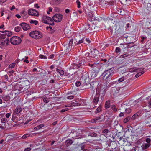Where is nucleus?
I'll return each instance as SVG.
<instances>
[{
	"label": "nucleus",
	"mask_w": 151,
	"mask_h": 151,
	"mask_svg": "<svg viewBox=\"0 0 151 151\" xmlns=\"http://www.w3.org/2000/svg\"><path fill=\"white\" fill-rule=\"evenodd\" d=\"M114 27H115L116 32H117V33H120L122 32L123 25L122 23L120 22L116 23Z\"/></svg>",
	"instance_id": "423d86ee"
},
{
	"label": "nucleus",
	"mask_w": 151,
	"mask_h": 151,
	"mask_svg": "<svg viewBox=\"0 0 151 151\" xmlns=\"http://www.w3.org/2000/svg\"><path fill=\"white\" fill-rule=\"evenodd\" d=\"M108 132L109 130L108 129H104L102 131V133H107Z\"/></svg>",
	"instance_id": "603ef678"
},
{
	"label": "nucleus",
	"mask_w": 151,
	"mask_h": 151,
	"mask_svg": "<svg viewBox=\"0 0 151 151\" xmlns=\"http://www.w3.org/2000/svg\"><path fill=\"white\" fill-rule=\"evenodd\" d=\"M125 81L124 82V83H125L126 84H128L129 83H130V80L129 79H127V80H125Z\"/></svg>",
	"instance_id": "6e6d98bb"
},
{
	"label": "nucleus",
	"mask_w": 151,
	"mask_h": 151,
	"mask_svg": "<svg viewBox=\"0 0 151 151\" xmlns=\"http://www.w3.org/2000/svg\"><path fill=\"white\" fill-rule=\"evenodd\" d=\"M111 108L114 111L116 112L117 111V109L116 108L115 105H113L111 106Z\"/></svg>",
	"instance_id": "c03bdc74"
},
{
	"label": "nucleus",
	"mask_w": 151,
	"mask_h": 151,
	"mask_svg": "<svg viewBox=\"0 0 151 151\" xmlns=\"http://www.w3.org/2000/svg\"><path fill=\"white\" fill-rule=\"evenodd\" d=\"M147 38V37H144L143 36H142L141 37V42L142 43H143L145 42H144V40H146V39Z\"/></svg>",
	"instance_id": "a18cd8bd"
},
{
	"label": "nucleus",
	"mask_w": 151,
	"mask_h": 151,
	"mask_svg": "<svg viewBox=\"0 0 151 151\" xmlns=\"http://www.w3.org/2000/svg\"><path fill=\"white\" fill-rule=\"evenodd\" d=\"M98 92H99V94L100 93L101 94H102V96H104L105 94V90L104 89H103L101 90L100 91H98Z\"/></svg>",
	"instance_id": "72a5a7b5"
},
{
	"label": "nucleus",
	"mask_w": 151,
	"mask_h": 151,
	"mask_svg": "<svg viewBox=\"0 0 151 151\" xmlns=\"http://www.w3.org/2000/svg\"><path fill=\"white\" fill-rule=\"evenodd\" d=\"M40 58L42 59H47V57L45 56H44L42 55H39Z\"/></svg>",
	"instance_id": "8fccbe9b"
},
{
	"label": "nucleus",
	"mask_w": 151,
	"mask_h": 151,
	"mask_svg": "<svg viewBox=\"0 0 151 151\" xmlns=\"http://www.w3.org/2000/svg\"><path fill=\"white\" fill-rule=\"evenodd\" d=\"M150 145L148 143H145L143 144L142 146V149L145 150L146 149H147L150 146Z\"/></svg>",
	"instance_id": "393cba45"
},
{
	"label": "nucleus",
	"mask_w": 151,
	"mask_h": 151,
	"mask_svg": "<svg viewBox=\"0 0 151 151\" xmlns=\"http://www.w3.org/2000/svg\"><path fill=\"white\" fill-rule=\"evenodd\" d=\"M89 20L90 21L97 20L98 18L93 15V14L91 12H89L88 14Z\"/></svg>",
	"instance_id": "f8f14e48"
},
{
	"label": "nucleus",
	"mask_w": 151,
	"mask_h": 151,
	"mask_svg": "<svg viewBox=\"0 0 151 151\" xmlns=\"http://www.w3.org/2000/svg\"><path fill=\"white\" fill-rule=\"evenodd\" d=\"M139 116V114L138 113H137L134 114L132 116L131 118V119L132 120H135L136 119L138 118Z\"/></svg>",
	"instance_id": "b1692460"
},
{
	"label": "nucleus",
	"mask_w": 151,
	"mask_h": 151,
	"mask_svg": "<svg viewBox=\"0 0 151 151\" xmlns=\"http://www.w3.org/2000/svg\"><path fill=\"white\" fill-rule=\"evenodd\" d=\"M128 54L127 53H126L124 55H121L120 57V58H125L126 57H127L128 56Z\"/></svg>",
	"instance_id": "37998d69"
},
{
	"label": "nucleus",
	"mask_w": 151,
	"mask_h": 151,
	"mask_svg": "<svg viewBox=\"0 0 151 151\" xmlns=\"http://www.w3.org/2000/svg\"><path fill=\"white\" fill-rule=\"evenodd\" d=\"M63 18V15L60 14H55L52 17V19L54 21L58 22L61 21Z\"/></svg>",
	"instance_id": "0eeeda50"
},
{
	"label": "nucleus",
	"mask_w": 151,
	"mask_h": 151,
	"mask_svg": "<svg viewBox=\"0 0 151 151\" xmlns=\"http://www.w3.org/2000/svg\"><path fill=\"white\" fill-rule=\"evenodd\" d=\"M76 3H77L78 7V8H80L81 7V6L80 2L78 0H77Z\"/></svg>",
	"instance_id": "864d4df0"
},
{
	"label": "nucleus",
	"mask_w": 151,
	"mask_h": 151,
	"mask_svg": "<svg viewBox=\"0 0 151 151\" xmlns=\"http://www.w3.org/2000/svg\"><path fill=\"white\" fill-rule=\"evenodd\" d=\"M122 88L120 87L115 86L111 88V93L115 96H117L120 94Z\"/></svg>",
	"instance_id": "39448f33"
},
{
	"label": "nucleus",
	"mask_w": 151,
	"mask_h": 151,
	"mask_svg": "<svg viewBox=\"0 0 151 151\" xmlns=\"http://www.w3.org/2000/svg\"><path fill=\"white\" fill-rule=\"evenodd\" d=\"M20 25L24 30H27L30 29V27L28 24L26 23H22L20 24Z\"/></svg>",
	"instance_id": "ddd939ff"
},
{
	"label": "nucleus",
	"mask_w": 151,
	"mask_h": 151,
	"mask_svg": "<svg viewBox=\"0 0 151 151\" xmlns=\"http://www.w3.org/2000/svg\"><path fill=\"white\" fill-rule=\"evenodd\" d=\"M14 93L15 94V95L17 94H19L21 92L20 91H19L18 90H16L14 91Z\"/></svg>",
	"instance_id": "ea45409f"
},
{
	"label": "nucleus",
	"mask_w": 151,
	"mask_h": 151,
	"mask_svg": "<svg viewBox=\"0 0 151 151\" xmlns=\"http://www.w3.org/2000/svg\"><path fill=\"white\" fill-rule=\"evenodd\" d=\"M110 106V101H106L105 104V107L106 109L109 108Z\"/></svg>",
	"instance_id": "cd10ccee"
},
{
	"label": "nucleus",
	"mask_w": 151,
	"mask_h": 151,
	"mask_svg": "<svg viewBox=\"0 0 151 151\" xmlns=\"http://www.w3.org/2000/svg\"><path fill=\"white\" fill-rule=\"evenodd\" d=\"M42 21V22L45 23L47 24L51 25H54V22L52 18L47 16H43Z\"/></svg>",
	"instance_id": "7ed1b4c3"
},
{
	"label": "nucleus",
	"mask_w": 151,
	"mask_h": 151,
	"mask_svg": "<svg viewBox=\"0 0 151 151\" xmlns=\"http://www.w3.org/2000/svg\"><path fill=\"white\" fill-rule=\"evenodd\" d=\"M138 73L137 74L135 75V77L136 78H137L140 76L142 75V74H143L144 73V72L142 71V70H141L140 71H139V72H138Z\"/></svg>",
	"instance_id": "c756f323"
},
{
	"label": "nucleus",
	"mask_w": 151,
	"mask_h": 151,
	"mask_svg": "<svg viewBox=\"0 0 151 151\" xmlns=\"http://www.w3.org/2000/svg\"><path fill=\"white\" fill-rule=\"evenodd\" d=\"M5 32V35H6L7 36L9 37L12 35V33L11 32L5 31H4Z\"/></svg>",
	"instance_id": "2f4dec72"
},
{
	"label": "nucleus",
	"mask_w": 151,
	"mask_h": 151,
	"mask_svg": "<svg viewBox=\"0 0 151 151\" xmlns=\"http://www.w3.org/2000/svg\"><path fill=\"white\" fill-rule=\"evenodd\" d=\"M62 0H52V3L54 5H57L60 3Z\"/></svg>",
	"instance_id": "5701e85b"
},
{
	"label": "nucleus",
	"mask_w": 151,
	"mask_h": 151,
	"mask_svg": "<svg viewBox=\"0 0 151 151\" xmlns=\"http://www.w3.org/2000/svg\"><path fill=\"white\" fill-rule=\"evenodd\" d=\"M22 110L21 108L19 107H17L16 108L13 113L12 115L13 117L14 115L18 114Z\"/></svg>",
	"instance_id": "f3484780"
},
{
	"label": "nucleus",
	"mask_w": 151,
	"mask_h": 151,
	"mask_svg": "<svg viewBox=\"0 0 151 151\" xmlns=\"http://www.w3.org/2000/svg\"><path fill=\"white\" fill-rule=\"evenodd\" d=\"M112 149H114V151H125L124 150V148L122 147H117L114 148H112Z\"/></svg>",
	"instance_id": "aec40b11"
},
{
	"label": "nucleus",
	"mask_w": 151,
	"mask_h": 151,
	"mask_svg": "<svg viewBox=\"0 0 151 151\" xmlns=\"http://www.w3.org/2000/svg\"><path fill=\"white\" fill-rule=\"evenodd\" d=\"M73 40L71 39L69 41L68 49V50H71L74 48V47L76 45L75 43H73Z\"/></svg>",
	"instance_id": "4468645a"
},
{
	"label": "nucleus",
	"mask_w": 151,
	"mask_h": 151,
	"mask_svg": "<svg viewBox=\"0 0 151 151\" xmlns=\"http://www.w3.org/2000/svg\"><path fill=\"white\" fill-rule=\"evenodd\" d=\"M143 69L142 68H131L130 69L129 71L131 72H139L141 70H143Z\"/></svg>",
	"instance_id": "6ab92c4d"
},
{
	"label": "nucleus",
	"mask_w": 151,
	"mask_h": 151,
	"mask_svg": "<svg viewBox=\"0 0 151 151\" xmlns=\"http://www.w3.org/2000/svg\"><path fill=\"white\" fill-rule=\"evenodd\" d=\"M126 112L127 113H129L131 112V110L129 109H127L125 110Z\"/></svg>",
	"instance_id": "052dcab7"
},
{
	"label": "nucleus",
	"mask_w": 151,
	"mask_h": 151,
	"mask_svg": "<svg viewBox=\"0 0 151 151\" xmlns=\"http://www.w3.org/2000/svg\"><path fill=\"white\" fill-rule=\"evenodd\" d=\"M6 121L7 119L6 118L2 119L1 120V122L2 123H5L6 122Z\"/></svg>",
	"instance_id": "13d9d810"
},
{
	"label": "nucleus",
	"mask_w": 151,
	"mask_h": 151,
	"mask_svg": "<svg viewBox=\"0 0 151 151\" xmlns=\"http://www.w3.org/2000/svg\"><path fill=\"white\" fill-rule=\"evenodd\" d=\"M30 36L35 39H39L42 37V33L38 31L35 30L29 33Z\"/></svg>",
	"instance_id": "f03ea898"
},
{
	"label": "nucleus",
	"mask_w": 151,
	"mask_h": 151,
	"mask_svg": "<svg viewBox=\"0 0 151 151\" xmlns=\"http://www.w3.org/2000/svg\"><path fill=\"white\" fill-rule=\"evenodd\" d=\"M100 96L99 92H98L97 91L96 92V94L93 100V103L94 106H95L97 104L99 99Z\"/></svg>",
	"instance_id": "1a4fd4ad"
},
{
	"label": "nucleus",
	"mask_w": 151,
	"mask_h": 151,
	"mask_svg": "<svg viewBox=\"0 0 151 151\" xmlns=\"http://www.w3.org/2000/svg\"><path fill=\"white\" fill-rule=\"evenodd\" d=\"M56 71L58 73H59L60 75H63L64 74V72L63 70L58 69H57Z\"/></svg>",
	"instance_id": "c85d7f7f"
},
{
	"label": "nucleus",
	"mask_w": 151,
	"mask_h": 151,
	"mask_svg": "<svg viewBox=\"0 0 151 151\" xmlns=\"http://www.w3.org/2000/svg\"><path fill=\"white\" fill-rule=\"evenodd\" d=\"M4 35L2 36V37L3 38V39L2 40L1 42H0V45L4 46H6L8 44L9 39L8 38L5 39L4 38Z\"/></svg>",
	"instance_id": "6e6552de"
},
{
	"label": "nucleus",
	"mask_w": 151,
	"mask_h": 151,
	"mask_svg": "<svg viewBox=\"0 0 151 151\" xmlns=\"http://www.w3.org/2000/svg\"><path fill=\"white\" fill-rule=\"evenodd\" d=\"M88 77V75L87 74H85L82 76L81 79L84 80V81H85L87 79Z\"/></svg>",
	"instance_id": "473e14b6"
},
{
	"label": "nucleus",
	"mask_w": 151,
	"mask_h": 151,
	"mask_svg": "<svg viewBox=\"0 0 151 151\" xmlns=\"http://www.w3.org/2000/svg\"><path fill=\"white\" fill-rule=\"evenodd\" d=\"M112 70L113 69L111 68L105 71L102 75L103 79L105 80L111 78L113 74Z\"/></svg>",
	"instance_id": "f257e3e1"
},
{
	"label": "nucleus",
	"mask_w": 151,
	"mask_h": 151,
	"mask_svg": "<svg viewBox=\"0 0 151 151\" xmlns=\"http://www.w3.org/2000/svg\"><path fill=\"white\" fill-rule=\"evenodd\" d=\"M14 73V71L13 70H11L9 71L8 73V74L9 76H12V74Z\"/></svg>",
	"instance_id": "3c124183"
},
{
	"label": "nucleus",
	"mask_w": 151,
	"mask_h": 151,
	"mask_svg": "<svg viewBox=\"0 0 151 151\" xmlns=\"http://www.w3.org/2000/svg\"><path fill=\"white\" fill-rule=\"evenodd\" d=\"M120 51V49L119 47H117L115 50V52L116 53H119Z\"/></svg>",
	"instance_id": "4d7b16f0"
},
{
	"label": "nucleus",
	"mask_w": 151,
	"mask_h": 151,
	"mask_svg": "<svg viewBox=\"0 0 151 151\" xmlns=\"http://www.w3.org/2000/svg\"><path fill=\"white\" fill-rule=\"evenodd\" d=\"M44 125L43 124H41L34 128V129L35 130H38L44 127Z\"/></svg>",
	"instance_id": "bb28decb"
},
{
	"label": "nucleus",
	"mask_w": 151,
	"mask_h": 151,
	"mask_svg": "<svg viewBox=\"0 0 151 151\" xmlns=\"http://www.w3.org/2000/svg\"><path fill=\"white\" fill-rule=\"evenodd\" d=\"M112 149H114V151H125L124 150V148L122 147H117L114 148H112Z\"/></svg>",
	"instance_id": "412c9836"
},
{
	"label": "nucleus",
	"mask_w": 151,
	"mask_h": 151,
	"mask_svg": "<svg viewBox=\"0 0 151 151\" xmlns=\"http://www.w3.org/2000/svg\"><path fill=\"white\" fill-rule=\"evenodd\" d=\"M74 96H70L67 97V99H73Z\"/></svg>",
	"instance_id": "338daca9"
},
{
	"label": "nucleus",
	"mask_w": 151,
	"mask_h": 151,
	"mask_svg": "<svg viewBox=\"0 0 151 151\" xmlns=\"http://www.w3.org/2000/svg\"><path fill=\"white\" fill-rule=\"evenodd\" d=\"M105 118L104 117L102 118L101 116H98L95 117L92 120V122H96L98 121L101 122L102 121L104 120Z\"/></svg>",
	"instance_id": "2eb2a0df"
},
{
	"label": "nucleus",
	"mask_w": 151,
	"mask_h": 151,
	"mask_svg": "<svg viewBox=\"0 0 151 151\" xmlns=\"http://www.w3.org/2000/svg\"><path fill=\"white\" fill-rule=\"evenodd\" d=\"M80 104H79L76 102H73L71 103V106H79Z\"/></svg>",
	"instance_id": "79ce46f5"
},
{
	"label": "nucleus",
	"mask_w": 151,
	"mask_h": 151,
	"mask_svg": "<svg viewBox=\"0 0 151 151\" xmlns=\"http://www.w3.org/2000/svg\"><path fill=\"white\" fill-rule=\"evenodd\" d=\"M3 99L5 101H8L9 99V96H5L3 97Z\"/></svg>",
	"instance_id": "58836bf2"
},
{
	"label": "nucleus",
	"mask_w": 151,
	"mask_h": 151,
	"mask_svg": "<svg viewBox=\"0 0 151 151\" xmlns=\"http://www.w3.org/2000/svg\"><path fill=\"white\" fill-rule=\"evenodd\" d=\"M68 109H69L68 108H65L64 109H63L61 110V112H64L65 111H68Z\"/></svg>",
	"instance_id": "69168bd1"
},
{
	"label": "nucleus",
	"mask_w": 151,
	"mask_h": 151,
	"mask_svg": "<svg viewBox=\"0 0 151 151\" xmlns=\"http://www.w3.org/2000/svg\"><path fill=\"white\" fill-rule=\"evenodd\" d=\"M10 42L12 44L17 45L20 43L21 39L19 37L14 36L10 38Z\"/></svg>",
	"instance_id": "20e7f679"
},
{
	"label": "nucleus",
	"mask_w": 151,
	"mask_h": 151,
	"mask_svg": "<svg viewBox=\"0 0 151 151\" xmlns=\"http://www.w3.org/2000/svg\"><path fill=\"white\" fill-rule=\"evenodd\" d=\"M84 43L85 44H89L90 42V41L88 38H86L84 40Z\"/></svg>",
	"instance_id": "e433bc0d"
},
{
	"label": "nucleus",
	"mask_w": 151,
	"mask_h": 151,
	"mask_svg": "<svg viewBox=\"0 0 151 151\" xmlns=\"http://www.w3.org/2000/svg\"><path fill=\"white\" fill-rule=\"evenodd\" d=\"M99 52L96 49H93V50L91 52L90 56L94 58L98 54Z\"/></svg>",
	"instance_id": "dca6fc26"
},
{
	"label": "nucleus",
	"mask_w": 151,
	"mask_h": 151,
	"mask_svg": "<svg viewBox=\"0 0 151 151\" xmlns=\"http://www.w3.org/2000/svg\"><path fill=\"white\" fill-rule=\"evenodd\" d=\"M29 22L30 23L34 24L35 25H36L38 24V21L36 20H31Z\"/></svg>",
	"instance_id": "c9c22d12"
},
{
	"label": "nucleus",
	"mask_w": 151,
	"mask_h": 151,
	"mask_svg": "<svg viewBox=\"0 0 151 151\" xmlns=\"http://www.w3.org/2000/svg\"><path fill=\"white\" fill-rule=\"evenodd\" d=\"M128 78L127 76L123 77L122 78H119L118 80V82L119 83H120L124 81L125 80H126Z\"/></svg>",
	"instance_id": "a878e982"
},
{
	"label": "nucleus",
	"mask_w": 151,
	"mask_h": 151,
	"mask_svg": "<svg viewBox=\"0 0 151 151\" xmlns=\"http://www.w3.org/2000/svg\"><path fill=\"white\" fill-rule=\"evenodd\" d=\"M76 86L77 87L81 85V83L79 81H77L76 83Z\"/></svg>",
	"instance_id": "e2e57ef3"
},
{
	"label": "nucleus",
	"mask_w": 151,
	"mask_h": 151,
	"mask_svg": "<svg viewBox=\"0 0 151 151\" xmlns=\"http://www.w3.org/2000/svg\"><path fill=\"white\" fill-rule=\"evenodd\" d=\"M21 28L19 26H17L15 28V30L17 32H18L20 30Z\"/></svg>",
	"instance_id": "a19ab883"
},
{
	"label": "nucleus",
	"mask_w": 151,
	"mask_h": 151,
	"mask_svg": "<svg viewBox=\"0 0 151 151\" xmlns=\"http://www.w3.org/2000/svg\"><path fill=\"white\" fill-rule=\"evenodd\" d=\"M49 100L47 98H44L43 99V101L44 102L47 103L49 102Z\"/></svg>",
	"instance_id": "bf43d9fd"
},
{
	"label": "nucleus",
	"mask_w": 151,
	"mask_h": 151,
	"mask_svg": "<svg viewBox=\"0 0 151 151\" xmlns=\"http://www.w3.org/2000/svg\"><path fill=\"white\" fill-rule=\"evenodd\" d=\"M115 2L114 1H111L109 2L108 4L109 5H113L115 4Z\"/></svg>",
	"instance_id": "09e8293b"
},
{
	"label": "nucleus",
	"mask_w": 151,
	"mask_h": 151,
	"mask_svg": "<svg viewBox=\"0 0 151 151\" xmlns=\"http://www.w3.org/2000/svg\"><path fill=\"white\" fill-rule=\"evenodd\" d=\"M91 78H95L97 75V73L95 72H94L93 73H91Z\"/></svg>",
	"instance_id": "7c9ffc66"
},
{
	"label": "nucleus",
	"mask_w": 151,
	"mask_h": 151,
	"mask_svg": "<svg viewBox=\"0 0 151 151\" xmlns=\"http://www.w3.org/2000/svg\"><path fill=\"white\" fill-rule=\"evenodd\" d=\"M73 142L71 140H67L65 141V144L67 145H70Z\"/></svg>",
	"instance_id": "f704fd0d"
},
{
	"label": "nucleus",
	"mask_w": 151,
	"mask_h": 151,
	"mask_svg": "<svg viewBox=\"0 0 151 151\" xmlns=\"http://www.w3.org/2000/svg\"><path fill=\"white\" fill-rule=\"evenodd\" d=\"M30 136V134H26L23 135L22 138V139H25Z\"/></svg>",
	"instance_id": "49530a36"
},
{
	"label": "nucleus",
	"mask_w": 151,
	"mask_h": 151,
	"mask_svg": "<svg viewBox=\"0 0 151 151\" xmlns=\"http://www.w3.org/2000/svg\"><path fill=\"white\" fill-rule=\"evenodd\" d=\"M96 65L94 64H89V66L91 67H95Z\"/></svg>",
	"instance_id": "0e129e2a"
},
{
	"label": "nucleus",
	"mask_w": 151,
	"mask_h": 151,
	"mask_svg": "<svg viewBox=\"0 0 151 151\" xmlns=\"http://www.w3.org/2000/svg\"><path fill=\"white\" fill-rule=\"evenodd\" d=\"M130 119V117H127L124 120V123H126L128 122Z\"/></svg>",
	"instance_id": "4c0bfd02"
},
{
	"label": "nucleus",
	"mask_w": 151,
	"mask_h": 151,
	"mask_svg": "<svg viewBox=\"0 0 151 151\" xmlns=\"http://www.w3.org/2000/svg\"><path fill=\"white\" fill-rule=\"evenodd\" d=\"M31 150V148L30 147H27L24 149V151H30Z\"/></svg>",
	"instance_id": "774afa93"
},
{
	"label": "nucleus",
	"mask_w": 151,
	"mask_h": 151,
	"mask_svg": "<svg viewBox=\"0 0 151 151\" xmlns=\"http://www.w3.org/2000/svg\"><path fill=\"white\" fill-rule=\"evenodd\" d=\"M118 121H115L114 122V127H115L116 126L119 125L118 124Z\"/></svg>",
	"instance_id": "680f3d73"
},
{
	"label": "nucleus",
	"mask_w": 151,
	"mask_h": 151,
	"mask_svg": "<svg viewBox=\"0 0 151 151\" xmlns=\"http://www.w3.org/2000/svg\"><path fill=\"white\" fill-rule=\"evenodd\" d=\"M28 14L31 15L37 16L39 15L38 12L35 10L31 9L29 10Z\"/></svg>",
	"instance_id": "9d476101"
},
{
	"label": "nucleus",
	"mask_w": 151,
	"mask_h": 151,
	"mask_svg": "<svg viewBox=\"0 0 151 151\" xmlns=\"http://www.w3.org/2000/svg\"><path fill=\"white\" fill-rule=\"evenodd\" d=\"M15 66V64L14 63H12L11 64H10L9 66V68H14Z\"/></svg>",
	"instance_id": "de8ad7c7"
},
{
	"label": "nucleus",
	"mask_w": 151,
	"mask_h": 151,
	"mask_svg": "<svg viewBox=\"0 0 151 151\" xmlns=\"http://www.w3.org/2000/svg\"><path fill=\"white\" fill-rule=\"evenodd\" d=\"M68 28H65L64 29V32L65 33H66L67 34H68V33H70V31L69 30L68 32H67V31H68Z\"/></svg>",
	"instance_id": "5fc2aeb1"
},
{
	"label": "nucleus",
	"mask_w": 151,
	"mask_h": 151,
	"mask_svg": "<svg viewBox=\"0 0 151 151\" xmlns=\"http://www.w3.org/2000/svg\"><path fill=\"white\" fill-rule=\"evenodd\" d=\"M90 25L89 24H86L83 27V30L86 31L89 29V30H91V28H90Z\"/></svg>",
	"instance_id": "4be33fe9"
},
{
	"label": "nucleus",
	"mask_w": 151,
	"mask_h": 151,
	"mask_svg": "<svg viewBox=\"0 0 151 151\" xmlns=\"http://www.w3.org/2000/svg\"><path fill=\"white\" fill-rule=\"evenodd\" d=\"M114 129L119 133H120L123 129V127L120 124L114 127Z\"/></svg>",
	"instance_id": "a211bd4d"
},
{
	"label": "nucleus",
	"mask_w": 151,
	"mask_h": 151,
	"mask_svg": "<svg viewBox=\"0 0 151 151\" xmlns=\"http://www.w3.org/2000/svg\"><path fill=\"white\" fill-rule=\"evenodd\" d=\"M145 31L148 34H150L151 33V23L150 22H147L146 26Z\"/></svg>",
	"instance_id": "9b49d317"
}]
</instances>
